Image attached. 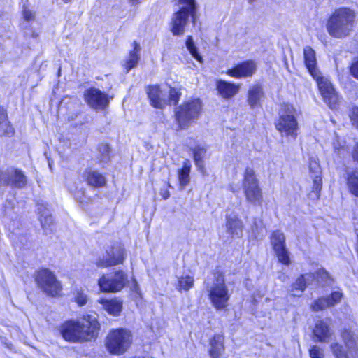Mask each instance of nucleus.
<instances>
[{
    "instance_id": "obj_40",
    "label": "nucleus",
    "mask_w": 358,
    "mask_h": 358,
    "mask_svg": "<svg viewBox=\"0 0 358 358\" xmlns=\"http://www.w3.org/2000/svg\"><path fill=\"white\" fill-rule=\"evenodd\" d=\"M22 18L26 22H31L35 20V13L29 9L26 5L22 6Z\"/></svg>"
},
{
    "instance_id": "obj_47",
    "label": "nucleus",
    "mask_w": 358,
    "mask_h": 358,
    "mask_svg": "<svg viewBox=\"0 0 358 358\" xmlns=\"http://www.w3.org/2000/svg\"><path fill=\"white\" fill-rule=\"evenodd\" d=\"M292 137H294V136H296V134L295 133V130L296 129V126H297V122H296V119L294 117V116L292 115Z\"/></svg>"
},
{
    "instance_id": "obj_37",
    "label": "nucleus",
    "mask_w": 358,
    "mask_h": 358,
    "mask_svg": "<svg viewBox=\"0 0 358 358\" xmlns=\"http://www.w3.org/2000/svg\"><path fill=\"white\" fill-rule=\"evenodd\" d=\"M73 301L78 306H83L87 303V296L82 288H76L73 292Z\"/></svg>"
},
{
    "instance_id": "obj_33",
    "label": "nucleus",
    "mask_w": 358,
    "mask_h": 358,
    "mask_svg": "<svg viewBox=\"0 0 358 358\" xmlns=\"http://www.w3.org/2000/svg\"><path fill=\"white\" fill-rule=\"evenodd\" d=\"M276 129L282 134L289 135L291 134V115H280L275 122Z\"/></svg>"
},
{
    "instance_id": "obj_14",
    "label": "nucleus",
    "mask_w": 358,
    "mask_h": 358,
    "mask_svg": "<svg viewBox=\"0 0 358 358\" xmlns=\"http://www.w3.org/2000/svg\"><path fill=\"white\" fill-rule=\"evenodd\" d=\"M313 78L317 81L324 101L331 108H335L338 101V96L330 80L327 78L321 76L320 73L317 76H313Z\"/></svg>"
},
{
    "instance_id": "obj_50",
    "label": "nucleus",
    "mask_w": 358,
    "mask_h": 358,
    "mask_svg": "<svg viewBox=\"0 0 358 358\" xmlns=\"http://www.w3.org/2000/svg\"><path fill=\"white\" fill-rule=\"evenodd\" d=\"M38 34L37 33H35V32H34V33H33V34H32V37H34V38H36V37H38Z\"/></svg>"
},
{
    "instance_id": "obj_48",
    "label": "nucleus",
    "mask_w": 358,
    "mask_h": 358,
    "mask_svg": "<svg viewBox=\"0 0 358 358\" xmlns=\"http://www.w3.org/2000/svg\"><path fill=\"white\" fill-rule=\"evenodd\" d=\"M319 273L322 275V278L323 277L324 278V277H328L329 276L328 273H327L325 271H320Z\"/></svg>"
},
{
    "instance_id": "obj_35",
    "label": "nucleus",
    "mask_w": 358,
    "mask_h": 358,
    "mask_svg": "<svg viewBox=\"0 0 358 358\" xmlns=\"http://www.w3.org/2000/svg\"><path fill=\"white\" fill-rule=\"evenodd\" d=\"M313 276L311 274L301 275L296 280V282L292 285V291L299 290L303 292L307 285L312 281Z\"/></svg>"
},
{
    "instance_id": "obj_22",
    "label": "nucleus",
    "mask_w": 358,
    "mask_h": 358,
    "mask_svg": "<svg viewBox=\"0 0 358 358\" xmlns=\"http://www.w3.org/2000/svg\"><path fill=\"white\" fill-rule=\"evenodd\" d=\"M264 96L263 86L260 83L252 85L247 92V103L251 108L262 107V99Z\"/></svg>"
},
{
    "instance_id": "obj_4",
    "label": "nucleus",
    "mask_w": 358,
    "mask_h": 358,
    "mask_svg": "<svg viewBox=\"0 0 358 358\" xmlns=\"http://www.w3.org/2000/svg\"><path fill=\"white\" fill-rule=\"evenodd\" d=\"M175 5L181 6L172 15L170 22V30L173 36L184 34L185 27L190 18L192 24L197 20V6L196 0H174Z\"/></svg>"
},
{
    "instance_id": "obj_36",
    "label": "nucleus",
    "mask_w": 358,
    "mask_h": 358,
    "mask_svg": "<svg viewBox=\"0 0 358 358\" xmlns=\"http://www.w3.org/2000/svg\"><path fill=\"white\" fill-rule=\"evenodd\" d=\"M186 47L191 54V55L198 62H203V57L199 52L196 46L194 44L193 38L192 36H188L185 40Z\"/></svg>"
},
{
    "instance_id": "obj_23",
    "label": "nucleus",
    "mask_w": 358,
    "mask_h": 358,
    "mask_svg": "<svg viewBox=\"0 0 358 358\" xmlns=\"http://www.w3.org/2000/svg\"><path fill=\"white\" fill-rule=\"evenodd\" d=\"M341 298V292L338 291L333 292L329 296L321 297L315 300L311 305V308L314 311L324 310L326 308L334 306L335 304L338 303Z\"/></svg>"
},
{
    "instance_id": "obj_45",
    "label": "nucleus",
    "mask_w": 358,
    "mask_h": 358,
    "mask_svg": "<svg viewBox=\"0 0 358 358\" xmlns=\"http://www.w3.org/2000/svg\"><path fill=\"white\" fill-rule=\"evenodd\" d=\"M132 47H133V49L131 50H130L129 52L130 53L136 54L137 55H139V52H140V45H139V44L136 41H134L132 43Z\"/></svg>"
},
{
    "instance_id": "obj_41",
    "label": "nucleus",
    "mask_w": 358,
    "mask_h": 358,
    "mask_svg": "<svg viewBox=\"0 0 358 358\" xmlns=\"http://www.w3.org/2000/svg\"><path fill=\"white\" fill-rule=\"evenodd\" d=\"M309 354L311 358H324V356L323 350L316 345L310 349Z\"/></svg>"
},
{
    "instance_id": "obj_2",
    "label": "nucleus",
    "mask_w": 358,
    "mask_h": 358,
    "mask_svg": "<svg viewBox=\"0 0 358 358\" xmlns=\"http://www.w3.org/2000/svg\"><path fill=\"white\" fill-rule=\"evenodd\" d=\"M182 97V87H169L167 103L176 106L173 111L177 131L187 129L201 116L203 103L199 98H190L178 104Z\"/></svg>"
},
{
    "instance_id": "obj_9",
    "label": "nucleus",
    "mask_w": 358,
    "mask_h": 358,
    "mask_svg": "<svg viewBox=\"0 0 358 358\" xmlns=\"http://www.w3.org/2000/svg\"><path fill=\"white\" fill-rule=\"evenodd\" d=\"M127 258V252L124 244L120 241H114L105 249V255L95 262L97 268H110L122 265Z\"/></svg>"
},
{
    "instance_id": "obj_34",
    "label": "nucleus",
    "mask_w": 358,
    "mask_h": 358,
    "mask_svg": "<svg viewBox=\"0 0 358 358\" xmlns=\"http://www.w3.org/2000/svg\"><path fill=\"white\" fill-rule=\"evenodd\" d=\"M342 337L349 349L355 350L358 345V336L350 330H345Z\"/></svg>"
},
{
    "instance_id": "obj_18",
    "label": "nucleus",
    "mask_w": 358,
    "mask_h": 358,
    "mask_svg": "<svg viewBox=\"0 0 358 358\" xmlns=\"http://www.w3.org/2000/svg\"><path fill=\"white\" fill-rule=\"evenodd\" d=\"M241 84L230 80H215L217 95L223 100L233 99L240 92Z\"/></svg>"
},
{
    "instance_id": "obj_10",
    "label": "nucleus",
    "mask_w": 358,
    "mask_h": 358,
    "mask_svg": "<svg viewBox=\"0 0 358 358\" xmlns=\"http://www.w3.org/2000/svg\"><path fill=\"white\" fill-rule=\"evenodd\" d=\"M128 275L122 269L115 270L112 277L102 274L97 280L101 292L104 293H115L123 289L128 284Z\"/></svg>"
},
{
    "instance_id": "obj_38",
    "label": "nucleus",
    "mask_w": 358,
    "mask_h": 358,
    "mask_svg": "<svg viewBox=\"0 0 358 358\" xmlns=\"http://www.w3.org/2000/svg\"><path fill=\"white\" fill-rule=\"evenodd\" d=\"M140 56L134 53L129 52V57L124 61V69L126 72H129L131 69L136 66L138 63Z\"/></svg>"
},
{
    "instance_id": "obj_5",
    "label": "nucleus",
    "mask_w": 358,
    "mask_h": 358,
    "mask_svg": "<svg viewBox=\"0 0 358 358\" xmlns=\"http://www.w3.org/2000/svg\"><path fill=\"white\" fill-rule=\"evenodd\" d=\"M134 343L132 331L125 327L113 328L104 338V346L108 354L120 356L127 352Z\"/></svg>"
},
{
    "instance_id": "obj_42",
    "label": "nucleus",
    "mask_w": 358,
    "mask_h": 358,
    "mask_svg": "<svg viewBox=\"0 0 358 358\" xmlns=\"http://www.w3.org/2000/svg\"><path fill=\"white\" fill-rule=\"evenodd\" d=\"M333 146L335 150H337L338 154H340V151L344 148L345 142L339 139V138L336 135L335 140L333 142Z\"/></svg>"
},
{
    "instance_id": "obj_43",
    "label": "nucleus",
    "mask_w": 358,
    "mask_h": 358,
    "mask_svg": "<svg viewBox=\"0 0 358 358\" xmlns=\"http://www.w3.org/2000/svg\"><path fill=\"white\" fill-rule=\"evenodd\" d=\"M350 118L353 125H355L356 128L358 129V107L353 108Z\"/></svg>"
},
{
    "instance_id": "obj_7",
    "label": "nucleus",
    "mask_w": 358,
    "mask_h": 358,
    "mask_svg": "<svg viewBox=\"0 0 358 358\" xmlns=\"http://www.w3.org/2000/svg\"><path fill=\"white\" fill-rule=\"evenodd\" d=\"M241 186L245 201L251 205L261 206L264 193L255 170L247 166L243 172Z\"/></svg>"
},
{
    "instance_id": "obj_26",
    "label": "nucleus",
    "mask_w": 358,
    "mask_h": 358,
    "mask_svg": "<svg viewBox=\"0 0 358 358\" xmlns=\"http://www.w3.org/2000/svg\"><path fill=\"white\" fill-rule=\"evenodd\" d=\"M227 231L231 237L236 236L241 238L243 234V224L241 220L237 216H227L226 217Z\"/></svg>"
},
{
    "instance_id": "obj_13",
    "label": "nucleus",
    "mask_w": 358,
    "mask_h": 358,
    "mask_svg": "<svg viewBox=\"0 0 358 358\" xmlns=\"http://www.w3.org/2000/svg\"><path fill=\"white\" fill-rule=\"evenodd\" d=\"M27 185V178L21 169L10 167L0 170V185L22 189Z\"/></svg>"
},
{
    "instance_id": "obj_39",
    "label": "nucleus",
    "mask_w": 358,
    "mask_h": 358,
    "mask_svg": "<svg viewBox=\"0 0 358 358\" xmlns=\"http://www.w3.org/2000/svg\"><path fill=\"white\" fill-rule=\"evenodd\" d=\"M331 348L336 358H348L341 345L334 343L331 344Z\"/></svg>"
},
{
    "instance_id": "obj_19",
    "label": "nucleus",
    "mask_w": 358,
    "mask_h": 358,
    "mask_svg": "<svg viewBox=\"0 0 358 358\" xmlns=\"http://www.w3.org/2000/svg\"><path fill=\"white\" fill-rule=\"evenodd\" d=\"M208 355L210 358H225L224 335L223 333L214 334L208 340Z\"/></svg>"
},
{
    "instance_id": "obj_28",
    "label": "nucleus",
    "mask_w": 358,
    "mask_h": 358,
    "mask_svg": "<svg viewBox=\"0 0 358 358\" xmlns=\"http://www.w3.org/2000/svg\"><path fill=\"white\" fill-rule=\"evenodd\" d=\"M191 169L190 161L185 159L182 166L177 171V178L180 186L185 187L189 183Z\"/></svg>"
},
{
    "instance_id": "obj_30",
    "label": "nucleus",
    "mask_w": 358,
    "mask_h": 358,
    "mask_svg": "<svg viewBox=\"0 0 358 358\" xmlns=\"http://www.w3.org/2000/svg\"><path fill=\"white\" fill-rule=\"evenodd\" d=\"M194 286V278L190 275H181L178 278L176 289L179 292H187Z\"/></svg>"
},
{
    "instance_id": "obj_15",
    "label": "nucleus",
    "mask_w": 358,
    "mask_h": 358,
    "mask_svg": "<svg viewBox=\"0 0 358 358\" xmlns=\"http://www.w3.org/2000/svg\"><path fill=\"white\" fill-rule=\"evenodd\" d=\"M272 248L278 258V262L288 266L290 264L289 252L285 247V238L279 231H273L270 237Z\"/></svg>"
},
{
    "instance_id": "obj_3",
    "label": "nucleus",
    "mask_w": 358,
    "mask_h": 358,
    "mask_svg": "<svg viewBox=\"0 0 358 358\" xmlns=\"http://www.w3.org/2000/svg\"><path fill=\"white\" fill-rule=\"evenodd\" d=\"M356 24V13L354 10L341 7L336 9L327 22L328 34L335 38H344L351 35Z\"/></svg>"
},
{
    "instance_id": "obj_20",
    "label": "nucleus",
    "mask_w": 358,
    "mask_h": 358,
    "mask_svg": "<svg viewBox=\"0 0 358 358\" xmlns=\"http://www.w3.org/2000/svg\"><path fill=\"white\" fill-rule=\"evenodd\" d=\"M97 302L101 305L102 308L109 315L113 317L120 316L123 308L122 301L117 298H100Z\"/></svg>"
},
{
    "instance_id": "obj_27",
    "label": "nucleus",
    "mask_w": 358,
    "mask_h": 358,
    "mask_svg": "<svg viewBox=\"0 0 358 358\" xmlns=\"http://www.w3.org/2000/svg\"><path fill=\"white\" fill-rule=\"evenodd\" d=\"M306 68L312 76H317L320 73L317 68L315 51L310 47H306L303 50Z\"/></svg>"
},
{
    "instance_id": "obj_49",
    "label": "nucleus",
    "mask_w": 358,
    "mask_h": 358,
    "mask_svg": "<svg viewBox=\"0 0 358 358\" xmlns=\"http://www.w3.org/2000/svg\"><path fill=\"white\" fill-rule=\"evenodd\" d=\"M133 3H138L140 2V0H129Z\"/></svg>"
},
{
    "instance_id": "obj_46",
    "label": "nucleus",
    "mask_w": 358,
    "mask_h": 358,
    "mask_svg": "<svg viewBox=\"0 0 358 358\" xmlns=\"http://www.w3.org/2000/svg\"><path fill=\"white\" fill-rule=\"evenodd\" d=\"M352 156L354 161L358 162V142L354 146V148L352 152Z\"/></svg>"
},
{
    "instance_id": "obj_21",
    "label": "nucleus",
    "mask_w": 358,
    "mask_h": 358,
    "mask_svg": "<svg viewBox=\"0 0 358 358\" xmlns=\"http://www.w3.org/2000/svg\"><path fill=\"white\" fill-rule=\"evenodd\" d=\"M150 105L156 109H164L165 102L162 98V90L158 84L148 85L145 88Z\"/></svg>"
},
{
    "instance_id": "obj_6",
    "label": "nucleus",
    "mask_w": 358,
    "mask_h": 358,
    "mask_svg": "<svg viewBox=\"0 0 358 358\" xmlns=\"http://www.w3.org/2000/svg\"><path fill=\"white\" fill-rule=\"evenodd\" d=\"M37 288L45 296L60 298L64 296L63 285L55 273L48 267L37 268L33 275Z\"/></svg>"
},
{
    "instance_id": "obj_8",
    "label": "nucleus",
    "mask_w": 358,
    "mask_h": 358,
    "mask_svg": "<svg viewBox=\"0 0 358 358\" xmlns=\"http://www.w3.org/2000/svg\"><path fill=\"white\" fill-rule=\"evenodd\" d=\"M215 282L208 290V299L216 310H224L227 308L230 294L224 280V273L217 271L214 273Z\"/></svg>"
},
{
    "instance_id": "obj_24",
    "label": "nucleus",
    "mask_w": 358,
    "mask_h": 358,
    "mask_svg": "<svg viewBox=\"0 0 358 358\" xmlns=\"http://www.w3.org/2000/svg\"><path fill=\"white\" fill-rule=\"evenodd\" d=\"M0 136L6 138L14 136L15 130L11 122L8 120L7 110L0 106Z\"/></svg>"
},
{
    "instance_id": "obj_51",
    "label": "nucleus",
    "mask_w": 358,
    "mask_h": 358,
    "mask_svg": "<svg viewBox=\"0 0 358 358\" xmlns=\"http://www.w3.org/2000/svg\"><path fill=\"white\" fill-rule=\"evenodd\" d=\"M249 3H252L253 1H255V0H248Z\"/></svg>"
},
{
    "instance_id": "obj_25",
    "label": "nucleus",
    "mask_w": 358,
    "mask_h": 358,
    "mask_svg": "<svg viewBox=\"0 0 358 358\" xmlns=\"http://www.w3.org/2000/svg\"><path fill=\"white\" fill-rule=\"evenodd\" d=\"M192 152L193 160L198 171L203 176L207 175L208 173L204 162L205 156L206 155V148L198 145L194 148L192 150Z\"/></svg>"
},
{
    "instance_id": "obj_32",
    "label": "nucleus",
    "mask_w": 358,
    "mask_h": 358,
    "mask_svg": "<svg viewBox=\"0 0 358 358\" xmlns=\"http://www.w3.org/2000/svg\"><path fill=\"white\" fill-rule=\"evenodd\" d=\"M99 162H108L110 159L111 148L108 143L101 142L97 145Z\"/></svg>"
},
{
    "instance_id": "obj_12",
    "label": "nucleus",
    "mask_w": 358,
    "mask_h": 358,
    "mask_svg": "<svg viewBox=\"0 0 358 358\" xmlns=\"http://www.w3.org/2000/svg\"><path fill=\"white\" fill-rule=\"evenodd\" d=\"M257 71V63L253 59H247L235 63L225 71L226 75L236 79L252 78Z\"/></svg>"
},
{
    "instance_id": "obj_29",
    "label": "nucleus",
    "mask_w": 358,
    "mask_h": 358,
    "mask_svg": "<svg viewBox=\"0 0 358 358\" xmlns=\"http://www.w3.org/2000/svg\"><path fill=\"white\" fill-rule=\"evenodd\" d=\"M313 334L318 341L327 342L331 336L328 324L323 320H318L315 323Z\"/></svg>"
},
{
    "instance_id": "obj_11",
    "label": "nucleus",
    "mask_w": 358,
    "mask_h": 358,
    "mask_svg": "<svg viewBox=\"0 0 358 358\" xmlns=\"http://www.w3.org/2000/svg\"><path fill=\"white\" fill-rule=\"evenodd\" d=\"M83 99L88 106L95 110H106L113 96L102 92L100 89L90 87L83 92Z\"/></svg>"
},
{
    "instance_id": "obj_17",
    "label": "nucleus",
    "mask_w": 358,
    "mask_h": 358,
    "mask_svg": "<svg viewBox=\"0 0 358 358\" xmlns=\"http://www.w3.org/2000/svg\"><path fill=\"white\" fill-rule=\"evenodd\" d=\"M81 177L83 181L92 189H101L107 186L106 174L91 166L83 170Z\"/></svg>"
},
{
    "instance_id": "obj_31",
    "label": "nucleus",
    "mask_w": 358,
    "mask_h": 358,
    "mask_svg": "<svg viewBox=\"0 0 358 358\" xmlns=\"http://www.w3.org/2000/svg\"><path fill=\"white\" fill-rule=\"evenodd\" d=\"M347 185L350 192L358 197V169L347 172Z\"/></svg>"
},
{
    "instance_id": "obj_44",
    "label": "nucleus",
    "mask_w": 358,
    "mask_h": 358,
    "mask_svg": "<svg viewBox=\"0 0 358 358\" xmlns=\"http://www.w3.org/2000/svg\"><path fill=\"white\" fill-rule=\"evenodd\" d=\"M166 185H167V187L166 189H161L160 192H159L160 195L163 199H167L170 197V192H169V188L171 187V185H170L169 182H167Z\"/></svg>"
},
{
    "instance_id": "obj_16",
    "label": "nucleus",
    "mask_w": 358,
    "mask_h": 358,
    "mask_svg": "<svg viewBox=\"0 0 358 358\" xmlns=\"http://www.w3.org/2000/svg\"><path fill=\"white\" fill-rule=\"evenodd\" d=\"M308 167L309 174L313 182L312 191L308 194V198L313 201H317L320 197L322 187V169L317 160L314 158L310 159Z\"/></svg>"
},
{
    "instance_id": "obj_1",
    "label": "nucleus",
    "mask_w": 358,
    "mask_h": 358,
    "mask_svg": "<svg viewBox=\"0 0 358 358\" xmlns=\"http://www.w3.org/2000/svg\"><path fill=\"white\" fill-rule=\"evenodd\" d=\"M101 329L99 320L90 314H84L79 319H67L58 327L62 338L71 343L94 342Z\"/></svg>"
}]
</instances>
